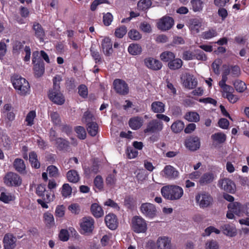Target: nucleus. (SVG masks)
<instances>
[{"instance_id": "dca6fc26", "label": "nucleus", "mask_w": 249, "mask_h": 249, "mask_svg": "<svg viewBox=\"0 0 249 249\" xmlns=\"http://www.w3.org/2000/svg\"><path fill=\"white\" fill-rule=\"evenodd\" d=\"M113 86L117 92L121 94H126L128 92V87L126 83L121 79H116L114 81Z\"/></svg>"}, {"instance_id": "864d4df0", "label": "nucleus", "mask_w": 249, "mask_h": 249, "mask_svg": "<svg viewBox=\"0 0 249 249\" xmlns=\"http://www.w3.org/2000/svg\"><path fill=\"white\" fill-rule=\"evenodd\" d=\"M68 210L72 213L75 214H78L81 211V209L79 205L77 203H72L68 207Z\"/></svg>"}, {"instance_id": "0eeeda50", "label": "nucleus", "mask_w": 249, "mask_h": 249, "mask_svg": "<svg viewBox=\"0 0 249 249\" xmlns=\"http://www.w3.org/2000/svg\"><path fill=\"white\" fill-rule=\"evenodd\" d=\"M195 198L197 205L201 208L208 207L213 202L212 197L209 194L206 192L197 194Z\"/></svg>"}, {"instance_id": "4c0bfd02", "label": "nucleus", "mask_w": 249, "mask_h": 249, "mask_svg": "<svg viewBox=\"0 0 249 249\" xmlns=\"http://www.w3.org/2000/svg\"><path fill=\"white\" fill-rule=\"evenodd\" d=\"M36 116V112L35 110H31L27 114L25 119V122L27 126H31L34 124V121Z\"/></svg>"}, {"instance_id": "f03ea898", "label": "nucleus", "mask_w": 249, "mask_h": 249, "mask_svg": "<svg viewBox=\"0 0 249 249\" xmlns=\"http://www.w3.org/2000/svg\"><path fill=\"white\" fill-rule=\"evenodd\" d=\"M12 81L13 87L18 94L25 96L29 93L30 87L25 78L17 75L12 78Z\"/></svg>"}, {"instance_id": "b1692460", "label": "nucleus", "mask_w": 249, "mask_h": 249, "mask_svg": "<svg viewBox=\"0 0 249 249\" xmlns=\"http://www.w3.org/2000/svg\"><path fill=\"white\" fill-rule=\"evenodd\" d=\"M103 51L106 55H109L112 52V43L109 37L104 38L101 42Z\"/></svg>"}, {"instance_id": "7ed1b4c3", "label": "nucleus", "mask_w": 249, "mask_h": 249, "mask_svg": "<svg viewBox=\"0 0 249 249\" xmlns=\"http://www.w3.org/2000/svg\"><path fill=\"white\" fill-rule=\"evenodd\" d=\"M132 230L137 233H145L147 230L146 221L141 216H135L131 220Z\"/></svg>"}, {"instance_id": "49530a36", "label": "nucleus", "mask_w": 249, "mask_h": 249, "mask_svg": "<svg viewBox=\"0 0 249 249\" xmlns=\"http://www.w3.org/2000/svg\"><path fill=\"white\" fill-rule=\"evenodd\" d=\"M72 193V189L68 183L64 184L61 188V195L65 197H70Z\"/></svg>"}, {"instance_id": "c756f323", "label": "nucleus", "mask_w": 249, "mask_h": 249, "mask_svg": "<svg viewBox=\"0 0 249 249\" xmlns=\"http://www.w3.org/2000/svg\"><path fill=\"white\" fill-rule=\"evenodd\" d=\"M165 104L160 101H155L151 105L152 111L155 113H162L165 111Z\"/></svg>"}, {"instance_id": "423d86ee", "label": "nucleus", "mask_w": 249, "mask_h": 249, "mask_svg": "<svg viewBox=\"0 0 249 249\" xmlns=\"http://www.w3.org/2000/svg\"><path fill=\"white\" fill-rule=\"evenodd\" d=\"M93 118V115L89 111L84 113L82 119L84 123H87V130L89 133L92 136H95L98 131V126L97 124L94 122H90Z\"/></svg>"}, {"instance_id": "ea45409f", "label": "nucleus", "mask_w": 249, "mask_h": 249, "mask_svg": "<svg viewBox=\"0 0 249 249\" xmlns=\"http://www.w3.org/2000/svg\"><path fill=\"white\" fill-rule=\"evenodd\" d=\"M15 199L14 195L9 193L2 192L0 194V200L5 203H8Z\"/></svg>"}, {"instance_id": "bf43d9fd", "label": "nucleus", "mask_w": 249, "mask_h": 249, "mask_svg": "<svg viewBox=\"0 0 249 249\" xmlns=\"http://www.w3.org/2000/svg\"><path fill=\"white\" fill-rule=\"evenodd\" d=\"M113 16L110 13H107L103 16V22L105 25L109 26L113 20Z\"/></svg>"}, {"instance_id": "e433bc0d", "label": "nucleus", "mask_w": 249, "mask_h": 249, "mask_svg": "<svg viewBox=\"0 0 249 249\" xmlns=\"http://www.w3.org/2000/svg\"><path fill=\"white\" fill-rule=\"evenodd\" d=\"M33 29L35 31V36L40 41H43L45 34L41 25L38 23H36L33 25Z\"/></svg>"}, {"instance_id": "f704fd0d", "label": "nucleus", "mask_w": 249, "mask_h": 249, "mask_svg": "<svg viewBox=\"0 0 249 249\" xmlns=\"http://www.w3.org/2000/svg\"><path fill=\"white\" fill-rule=\"evenodd\" d=\"M184 118L189 122L197 123L200 120V116L196 111H189L185 114Z\"/></svg>"}, {"instance_id": "f8f14e48", "label": "nucleus", "mask_w": 249, "mask_h": 249, "mask_svg": "<svg viewBox=\"0 0 249 249\" xmlns=\"http://www.w3.org/2000/svg\"><path fill=\"white\" fill-rule=\"evenodd\" d=\"M160 175L165 178L174 179L178 177L179 172L173 166L170 165H167L160 172Z\"/></svg>"}, {"instance_id": "3c124183", "label": "nucleus", "mask_w": 249, "mask_h": 249, "mask_svg": "<svg viewBox=\"0 0 249 249\" xmlns=\"http://www.w3.org/2000/svg\"><path fill=\"white\" fill-rule=\"evenodd\" d=\"M233 85L235 89L239 92H243L246 89L245 83L240 80H236Z\"/></svg>"}, {"instance_id": "c03bdc74", "label": "nucleus", "mask_w": 249, "mask_h": 249, "mask_svg": "<svg viewBox=\"0 0 249 249\" xmlns=\"http://www.w3.org/2000/svg\"><path fill=\"white\" fill-rule=\"evenodd\" d=\"M211 138L214 142L220 143L225 141L226 136L225 134L219 132L212 135Z\"/></svg>"}, {"instance_id": "9b49d317", "label": "nucleus", "mask_w": 249, "mask_h": 249, "mask_svg": "<svg viewBox=\"0 0 249 249\" xmlns=\"http://www.w3.org/2000/svg\"><path fill=\"white\" fill-rule=\"evenodd\" d=\"M48 96L49 99L54 103L62 105L65 102V99L59 91V87L53 88L49 91Z\"/></svg>"}, {"instance_id": "e2e57ef3", "label": "nucleus", "mask_w": 249, "mask_h": 249, "mask_svg": "<svg viewBox=\"0 0 249 249\" xmlns=\"http://www.w3.org/2000/svg\"><path fill=\"white\" fill-rule=\"evenodd\" d=\"M94 183L96 187L99 190H101L103 188V180L101 176H97L95 178Z\"/></svg>"}, {"instance_id": "72a5a7b5", "label": "nucleus", "mask_w": 249, "mask_h": 249, "mask_svg": "<svg viewBox=\"0 0 249 249\" xmlns=\"http://www.w3.org/2000/svg\"><path fill=\"white\" fill-rule=\"evenodd\" d=\"M128 53L133 55H139L141 53L142 49L141 46L136 43H132L128 47Z\"/></svg>"}, {"instance_id": "5701e85b", "label": "nucleus", "mask_w": 249, "mask_h": 249, "mask_svg": "<svg viewBox=\"0 0 249 249\" xmlns=\"http://www.w3.org/2000/svg\"><path fill=\"white\" fill-rule=\"evenodd\" d=\"M54 198V193L52 192L51 191L50 192L47 191L46 193V196L42 197V199H38L37 201L42 208L47 209L48 208L47 203L53 201Z\"/></svg>"}, {"instance_id": "1a4fd4ad", "label": "nucleus", "mask_w": 249, "mask_h": 249, "mask_svg": "<svg viewBox=\"0 0 249 249\" xmlns=\"http://www.w3.org/2000/svg\"><path fill=\"white\" fill-rule=\"evenodd\" d=\"M141 213L146 217L152 219L157 215L155 206L150 203H142L140 208Z\"/></svg>"}, {"instance_id": "7c9ffc66", "label": "nucleus", "mask_w": 249, "mask_h": 249, "mask_svg": "<svg viewBox=\"0 0 249 249\" xmlns=\"http://www.w3.org/2000/svg\"><path fill=\"white\" fill-rule=\"evenodd\" d=\"M43 220L46 226L48 227H52L55 225L54 219L52 213L46 212L43 214Z\"/></svg>"}, {"instance_id": "4468645a", "label": "nucleus", "mask_w": 249, "mask_h": 249, "mask_svg": "<svg viewBox=\"0 0 249 249\" xmlns=\"http://www.w3.org/2000/svg\"><path fill=\"white\" fill-rule=\"evenodd\" d=\"M174 21L173 18L165 16L160 18L157 22L158 28L162 31L169 30L173 26Z\"/></svg>"}, {"instance_id": "cd10ccee", "label": "nucleus", "mask_w": 249, "mask_h": 249, "mask_svg": "<svg viewBox=\"0 0 249 249\" xmlns=\"http://www.w3.org/2000/svg\"><path fill=\"white\" fill-rule=\"evenodd\" d=\"M201 27V22L198 19H194L190 21L189 29L193 34L199 32Z\"/></svg>"}, {"instance_id": "4d7b16f0", "label": "nucleus", "mask_w": 249, "mask_h": 249, "mask_svg": "<svg viewBox=\"0 0 249 249\" xmlns=\"http://www.w3.org/2000/svg\"><path fill=\"white\" fill-rule=\"evenodd\" d=\"M50 177H57L59 175L58 170L56 167L53 165H50L47 169Z\"/></svg>"}, {"instance_id": "20e7f679", "label": "nucleus", "mask_w": 249, "mask_h": 249, "mask_svg": "<svg viewBox=\"0 0 249 249\" xmlns=\"http://www.w3.org/2000/svg\"><path fill=\"white\" fill-rule=\"evenodd\" d=\"M94 220L90 217H83L80 221L79 232L83 235H89L92 233L94 229Z\"/></svg>"}, {"instance_id": "8fccbe9b", "label": "nucleus", "mask_w": 249, "mask_h": 249, "mask_svg": "<svg viewBox=\"0 0 249 249\" xmlns=\"http://www.w3.org/2000/svg\"><path fill=\"white\" fill-rule=\"evenodd\" d=\"M151 5L150 0H141L137 4L138 8L140 10H144L148 9Z\"/></svg>"}, {"instance_id": "393cba45", "label": "nucleus", "mask_w": 249, "mask_h": 249, "mask_svg": "<svg viewBox=\"0 0 249 249\" xmlns=\"http://www.w3.org/2000/svg\"><path fill=\"white\" fill-rule=\"evenodd\" d=\"M221 229L223 234L227 236L233 237L237 234V230L233 225L225 224L222 226Z\"/></svg>"}, {"instance_id": "58836bf2", "label": "nucleus", "mask_w": 249, "mask_h": 249, "mask_svg": "<svg viewBox=\"0 0 249 249\" xmlns=\"http://www.w3.org/2000/svg\"><path fill=\"white\" fill-rule=\"evenodd\" d=\"M182 61L179 58H174L168 63L170 69L175 70L180 68L182 66Z\"/></svg>"}, {"instance_id": "2f4dec72", "label": "nucleus", "mask_w": 249, "mask_h": 249, "mask_svg": "<svg viewBox=\"0 0 249 249\" xmlns=\"http://www.w3.org/2000/svg\"><path fill=\"white\" fill-rule=\"evenodd\" d=\"M13 166L15 170L20 173H24L26 166L24 161L19 158L16 159L13 162Z\"/></svg>"}, {"instance_id": "c9c22d12", "label": "nucleus", "mask_w": 249, "mask_h": 249, "mask_svg": "<svg viewBox=\"0 0 249 249\" xmlns=\"http://www.w3.org/2000/svg\"><path fill=\"white\" fill-rule=\"evenodd\" d=\"M67 178L69 181L72 183H77L80 179L79 174L74 170H71L67 172Z\"/></svg>"}, {"instance_id": "0e129e2a", "label": "nucleus", "mask_w": 249, "mask_h": 249, "mask_svg": "<svg viewBox=\"0 0 249 249\" xmlns=\"http://www.w3.org/2000/svg\"><path fill=\"white\" fill-rule=\"evenodd\" d=\"M112 238V235L108 233L104 235L101 240V243L103 246H107L108 245Z\"/></svg>"}, {"instance_id": "a211bd4d", "label": "nucleus", "mask_w": 249, "mask_h": 249, "mask_svg": "<svg viewBox=\"0 0 249 249\" xmlns=\"http://www.w3.org/2000/svg\"><path fill=\"white\" fill-rule=\"evenodd\" d=\"M200 145L199 139L197 137H190L185 141V146L191 151H196L199 148Z\"/></svg>"}, {"instance_id": "c85d7f7f", "label": "nucleus", "mask_w": 249, "mask_h": 249, "mask_svg": "<svg viewBox=\"0 0 249 249\" xmlns=\"http://www.w3.org/2000/svg\"><path fill=\"white\" fill-rule=\"evenodd\" d=\"M51 140L53 142V144L60 148H63L65 145H66L65 141L62 140L60 138H55V132L53 130H51L50 132Z\"/></svg>"}, {"instance_id": "603ef678", "label": "nucleus", "mask_w": 249, "mask_h": 249, "mask_svg": "<svg viewBox=\"0 0 249 249\" xmlns=\"http://www.w3.org/2000/svg\"><path fill=\"white\" fill-rule=\"evenodd\" d=\"M129 38L134 40H139L141 38L142 36L140 33L135 29L131 30L128 33Z\"/></svg>"}, {"instance_id": "ddd939ff", "label": "nucleus", "mask_w": 249, "mask_h": 249, "mask_svg": "<svg viewBox=\"0 0 249 249\" xmlns=\"http://www.w3.org/2000/svg\"><path fill=\"white\" fill-rule=\"evenodd\" d=\"M181 81L183 86L189 89L195 88L197 84L196 79L193 75L187 73L182 74Z\"/></svg>"}, {"instance_id": "6e6552de", "label": "nucleus", "mask_w": 249, "mask_h": 249, "mask_svg": "<svg viewBox=\"0 0 249 249\" xmlns=\"http://www.w3.org/2000/svg\"><path fill=\"white\" fill-rule=\"evenodd\" d=\"M3 182L8 186H19L21 184L22 179L16 173L9 172L4 177Z\"/></svg>"}, {"instance_id": "09e8293b", "label": "nucleus", "mask_w": 249, "mask_h": 249, "mask_svg": "<svg viewBox=\"0 0 249 249\" xmlns=\"http://www.w3.org/2000/svg\"><path fill=\"white\" fill-rule=\"evenodd\" d=\"M66 208L63 205H59L56 207L55 210V216L56 217H63L65 214Z\"/></svg>"}, {"instance_id": "39448f33", "label": "nucleus", "mask_w": 249, "mask_h": 249, "mask_svg": "<svg viewBox=\"0 0 249 249\" xmlns=\"http://www.w3.org/2000/svg\"><path fill=\"white\" fill-rule=\"evenodd\" d=\"M228 211L227 213L228 218L232 219L234 218V214L238 216H243L244 212V206L238 202H234L228 205Z\"/></svg>"}, {"instance_id": "de8ad7c7", "label": "nucleus", "mask_w": 249, "mask_h": 249, "mask_svg": "<svg viewBox=\"0 0 249 249\" xmlns=\"http://www.w3.org/2000/svg\"><path fill=\"white\" fill-rule=\"evenodd\" d=\"M219 86L221 88V92L224 97H225L230 93H233V89L231 87L227 84L219 85Z\"/></svg>"}, {"instance_id": "5fc2aeb1", "label": "nucleus", "mask_w": 249, "mask_h": 249, "mask_svg": "<svg viewBox=\"0 0 249 249\" xmlns=\"http://www.w3.org/2000/svg\"><path fill=\"white\" fill-rule=\"evenodd\" d=\"M217 33L215 30L211 29L206 31L202 34V37L206 39H209L216 36Z\"/></svg>"}, {"instance_id": "bb28decb", "label": "nucleus", "mask_w": 249, "mask_h": 249, "mask_svg": "<svg viewBox=\"0 0 249 249\" xmlns=\"http://www.w3.org/2000/svg\"><path fill=\"white\" fill-rule=\"evenodd\" d=\"M143 123V119L141 117H134L129 120V125L132 129L137 130L142 126Z\"/></svg>"}, {"instance_id": "a18cd8bd", "label": "nucleus", "mask_w": 249, "mask_h": 249, "mask_svg": "<svg viewBox=\"0 0 249 249\" xmlns=\"http://www.w3.org/2000/svg\"><path fill=\"white\" fill-rule=\"evenodd\" d=\"M191 3L194 12H199L202 10L203 2L201 0H191Z\"/></svg>"}, {"instance_id": "79ce46f5", "label": "nucleus", "mask_w": 249, "mask_h": 249, "mask_svg": "<svg viewBox=\"0 0 249 249\" xmlns=\"http://www.w3.org/2000/svg\"><path fill=\"white\" fill-rule=\"evenodd\" d=\"M29 161L32 167L35 168H39L40 163L38 160L36 154L34 152H31L29 154Z\"/></svg>"}, {"instance_id": "aec40b11", "label": "nucleus", "mask_w": 249, "mask_h": 249, "mask_svg": "<svg viewBox=\"0 0 249 249\" xmlns=\"http://www.w3.org/2000/svg\"><path fill=\"white\" fill-rule=\"evenodd\" d=\"M107 226L111 230H115L118 227V222L115 215L112 213L107 214L105 218Z\"/></svg>"}, {"instance_id": "f3484780", "label": "nucleus", "mask_w": 249, "mask_h": 249, "mask_svg": "<svg viewBox=\"0 0 249 249\" xmlns=\"http://www.w3.org/2000/svg\"><path fill=\"white\" fill-rule=\"evenodd\" d=\"M163 129V123L160 121L154 120L150 122L144 130L145 133H155L160 131Z\"/></svg>"}, {"instance_id": "2eb2a0df", "label": "nucleus", "mask_w": 249, "mask_h": 249, "mask_svg": "<svg viewBox=\"0 0 249 249\" xmlns=\"http://www.w3.org/2000/svg\"><path fill=\"white\" fill-rule=\"evenodd\" d=\"M39 52L37 51L33 53L32 62L34 64V69L35 74L39 77L43 74L44 69L42 63H40L39 59L37 58Z\"/></svg>"}, {"instance_id": "6ab92c4d", "label": "nucleus", "mask_w": 249, "mask_h": 249, "mask_svg": "<svg viewBox=\"0 0 249 249\" xmlns=\"http://www.w3.org/2000/svg\"><path fill=\"white\" fill-rule=\"evenodd\" d=\"M3 243L5 249H14L16 246V238L11 234H6L4 237Z\"/></svg>"}, {"instance_id": "a878e982", "label": "nucleus", "mask_w": 249, "mask_h": 249, "mask_svg": "<svg viewBox=\"0 0 249 249\" xmlns=\"http://www.w3.org/2000/svg\"><path fill=\"white\" fill-rule=\"evenodd\" d=\"M90 211L92 215L96 218L101 217L104 214V210L102 207L97 203H94L91 204Z\"/></svg>"}, {"instance_id": "37998d69", "label": "nucleus", "mask_w": 249, "mask_h": 249, "mask_svg": "<svg viewBox=\"0 0 249 249\" xmlns=\"http://www.w3.org/2000/svg\"><path fill=\"white\" fill-rule=\"evenodd\" d=\"M160 58L163 61L169 63L175 58V55L172 52L166 51L160 54Z\"/></svg>"}, {"instance_id": "774afa93", "label": "nucleus", "mask_w": 249, "mask_h": 249, "mask_svg": "<svg viewBox=\"0 0 249 249\" xmlns=\"http://www.w3.org/2000/svg\"><path fill=\"white\" fill-rule=\"evenodd\" d=\"M206 249H219L218 243L213 240L208 241L205 245Z\"/></svg>"}, {"instance_id": "052dcab7", "label": "nucleus", "mask_w": 249, "mask_h": 249, "mask_svg": "<svg viewBox=\"0 0 249 249\" xmlns=\"http://www.w3.org/2000/svg\"><path fill=\"white\" fill-rule=\"evenodd\" d=\"M213 232L218 234L220 233V231L213 226H210L205 229L204 235L209 236Z\"/></svg>"}, {"instance_id": "9d476101", "label": "nucleus", "mask_w": 249, "mask_h": 249, "mask_svg": "<svg viewBox=\"0 0 249 249\" xmlns=\"http://www.w3.org/2000/svg\"><path fill=\"white\" fill-rule=\"evenodd\" d=\"M218 186L222 190L230 193H233L236 190L234 182L228 178H224L218 181Z\"/></svg>"}, {"instance_id": "338daca9", "label": "nucleus", "mask_w": 249, "mask_h": 249, "mask_svg": "<svg viewBox=\"0 0 249 249\" xmlns=\"http://www.w3.org/2000/svg\"><path fill=\"white\" fill-rule=\"evenodd\" d=\"M59 237L61 241H67L69 238L68 231L65 229L61 230L60 231Z\"/></svg>"}, {"instance_id": "13d9d810", "label": "nucleus", "mask_w": 249, "mask_h": 249, "mask_svg": "<svg viewBox=\"0 0 249 249\" xmlns=\"http://www.w3.org/2000/svg\"><path fill=\"white\" fill-rule=\"evenodd\" d=\"M75 131L78 138L80 139H85L86 137V132L85 128L81 126H77L75 128Z\"/></svg>"}, {"instance_id": "a19ab883", "label": "nucleus", "mask_w": 249, "mask_h": 249, "mask_svg": "<svg viewBox=\"0 0 249 249\" xmlns=\"http://www.w3.org/2000/svg\"><path fill=\"white\" fill-rule=\"evenodd\" d=\"M184 128V124L181 121L175 122L171 126L172 131L175 133L181 132Z\"/></svg>"}, {"instance_id": "69168bd1", "label": "nucleus", "mask_w": 249, "mask_h": 249, "mask_svg": "<svg viewBox=\"0 0 249 249\" xmlns=\"http://www.w3.org/2000/svg\"><path fill=\"white\" fill-rule=\"evenodd\" d=\"M222 64V60L220 59H216L212 64V68L216 74L219 73V66Z\"/></svg>"}, {"instance_id": "680f3d73", "label": "nucleus", "mask_w": 249, "mask_h": 249, "mask_svg": "<svg viewBox=\"0 0 249 249\" xmlns=\"http://www.w3.org/2000/svg\"><path fill=\"white\" fill-rule=\"evenodd\" d=\"M195 58L197 60L205 61L207 59L206 54L204 52L200 50H196L194 52Z\"/></svg>"}, {"instance_id": "6e6d98bb", "label": "nucleus", "mask_w": 249, "mask_h": 249, "mask_svg": "<svg viewBox=\"0 0 249 249\" xmlns=\"http://www.w3.org/2000/svg\"><path fill=\"white\" fill-rule=\"evenodd\" d=\"M126 28L124 26H122L116 29L115 35L118 38H122L126 34Z\"/></svg>"}, {"instance_id": "4be33fe9", "label": "nucleus", "mask_w": 249, "mask_h": 249, "mask_svg": "<svg viewBox=\"0 0 249 249\" xmlns=\"http://www.w3.org/2000/svg\"><path fill=\"white\" fill-rule=\"evenodd\" d=\"M144 64L147 68L153 70H159L162 67V64L160 61L151 57L146 58Z\"/></svg>"}, {"instance_id": "412c9836", "label": "nucleus", "mask_w": 249, "mask_h": 249, "mask_svg": "<svg viewBox=\"0 0 249 249\" xmlns=\"http://www.w3.org/2000/svg\"><path fill=\"white\" fill-rule=\"evenodd\" d=\"M157 249H170L171 240L166 236L159 237L156 242Z\"/></svg>"}, {"instance_id": "473e14b6", "label": "nucleus", "mask_w": 249, "mask_h": 249, "mask_svg": "<svg viewBox=\"0 0 249 249\" xmlns=\"http://www.w3.org/2000/svg\"><path fill=\"white\" fill-rule=\"evenodd\" d=\"M215 179V176L212 173L204 174L200 178L199 182L201 185L211 183Z\"/></svg>"}, {"instance_id": "f257e3e1", "label": "nucleus", "mask_w": 249, "mask_h": 249, "mask_svg": "<svg viewBox=\"0 0 249 249\" xmlns=\"http://www.w3.org/2000/svg\"><path fill=\"white\" fill-rule=\"evenodd\" d=\"M161 194L166 199L170 200L179 199L183 195V189L178 185H166L161 189Z\"/></svg>"}]
</instances>
